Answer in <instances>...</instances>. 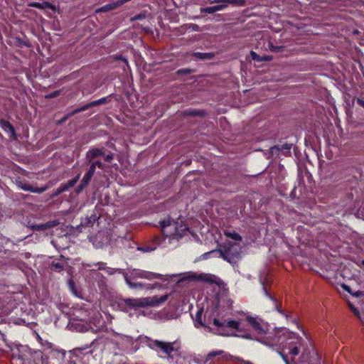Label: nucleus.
I'll use <instances>...</instances> for the list:
<instances>
[{"mask_svg":"<svg viewBox=\"0 0 364 364\" xmlns=\"http://www.w3.org/2000/svg\"><path fill=\"white\" fill-rule=\"evenodd\" d=\"M357 102L359 105L362 106L364 108V100L361 99H358Z\"/></svg>","mask_w":364,"mask_h":364,"instance_id":"ea45409f","label":"nucleus"},{"mask_svg":"<svg viewBox=\"0 0 364 364\" xmlns=\"http://www.w3.org/2000/svg\"><path fill=\"white\" fill-rule=\"evenodd\" d=\"M105 161H111L113 159V155L112 154H108L105 158Z\"/></svg>","mask_w":364,"mask_h":364,"instance_id":"e433bc0d","label":"nucleus"},{"mask_svg":"<svg viewBox=\"0 0 364 364\" xmlns=\"http://www.w3.org/2000/svg\"><path fill=\"white\" fill-rule=\"evenodd\" d=\"M224 234L227 237L231 238L235 241L240 242L242 240V237L235 231L226 230Z\"/></svg>","mask_w":364,"mask_h":364,"instance_id":"f3484780","label":"nucleus"},{"mask_svg":"<svg viewBox=\"0 0 364 364\" xmlns=\"http://www.w3.org/2000/svg\"><path fill=\"white\" fill-rule=\"evenodd\" d=\"M104 154V152L102 149L98 148H94L89 150L86 154L87 160L90 162L94 159L101 156Z\"/></svg>","mask_w":364,"mask_h":364,"instance_id":"f8f14e48","label":"nucleus"},{"mask_svg":"<svg viewBox=\"0 0 364 364\" xmlns=\"http://www.w3.org/2000/svg\"><path fill=\"white\" fill-rule=\"evenodd\" d=\"M58 225V220H53L42 224H35L32 225V229L34 231L46 232L50 229L53 228L54 227H56Z\"/></svg>","mask_w":364,"mask_h":364,"instance_id":"1a4fd4ad","label":"nucleus"},{"mask_svg":"<svg viewBox=\"0 0 364 364\" xmlns=\"http://www.w3.org/2000/svg\"><path fill=\"white\" fill-rule=\"evenodd\" d=\"M122 60H123V61H124L126 64H127V63H128V61H127V59L122 58Z\"/></svg>","mask_w":364,"mask_h":364,"instance_id":"49530a36","label":"nucleus"},{"mask_svg":"<svg viewBox=\"0 0 364 364\" xmlns=\"http://www.w3.org/2000/svg\"><path fill=\"white\" fill-rule=\"evenodd\" d=\"M224 352L223 350H216V351H212L208 353V358H212L217 355H222Z\"/></svg>","mask_w":364,"mask_h":364,"instance_id":"bb28decb","label":"nucleus"},{"mask_svg":"<svg viewBox=\"0 0 364 364\" xmlns=\"http://www.w3.org/2000/svg\"><path fill=\"white\" fill-rule=\"evenodd\" d=\"M211 4H217L215 6L217 8V11H222L226 9L228 6V2H224L221 0H212L210 1Z\"/></svg>","mask_w":364,"mask_h":364,"instance_id":"a211bd4d","label":"nucleus"},{"mask_svg":"<svg viewBox=\"0 0 364 364\" xmlns=\"http://www.w3.org/2000/svg\"><path fill=\"white\" fill-rule=\"evenodd\" d=\"M95 171V169L94 166H90L88 171L85 173L81 181V184L80 186V189H83L84 187H85L88 184L92 176L94 175Z\"/></svg>","mask_w":364,"mask_h":364,"instance_id":"9b49d317","label":"nucleus"},{"mask_svg":"<svg viewBox=\"0 0 364 364\" xmlns=\"http://www.w3.org/2000/svg\"><path fill=\"white\" fill-rule=\"evenodd\" d=\"M41 9H54V6L48 3V2H43V4H41Z\"/></svg>","mask_w":364,"mask_h":364,"instance_id":"cd10ccee","label":"nucleus"},{"mask_svg":"<svg viewBox=\"0 0 364 364\" xmlns=\"http://www.w3.org/2000/svg\"><path fill=\"white\" fill-rule=\"evenodd\" d=\"M247 321L252 326V328L258 333L265 334L267 333V328L265 325L258 318L253 316H247Z\"/></svg>","mask_w":364,"mask_h":364,"instance_id":"423d86ee","label":"nucleus"},{"mask_svg":"<svg viewBox=\"0 0 364 364\" xmlns=\"http://www.w3.org/2000/svg\"><path fill=\"white\" fill-rule=\"evenodd\" d=\"M51 269L55 270L56 272H60L63 269L64 264L56 261H53L51 263Z\"/></svg>","mask_w":364,"mask_h":364,"instance_id":"6ab92c4d","label":"nucleus"},{"mask_svg":"<svg viewBox=\"0 0 364 364\" xmlns=\"http://www.w3.org/2000/svg\"><path fill=\"white\" fill-rule=\"evenodd\" d=\"M77 181H75V178L70 181L68 184V186H64L63 187H60V188L58 189L57 191V193H60L63 191H65L68 187H72L73 186L75 183H76Z\"/></svg>","mask_w":364,"mask_h":364,"instance_id":"4be33fe9","label":"nucleus"},{"mask_svg":"<svg viewBox=\"0 0 364 364\" xmlns=\"http://www.w3.org/2000/svg\"><path fill=\"white\" fill-rule=\"evenodd\" d=\"M149 347L154 350H161L166 355H170L172 352L178 348L177 342H163L160 341H152L149 344Z\"/></svg>","mask_w":364,"mask_h":364,"instance_id":"20e7f679","label":"nucleus"},{"mask_svg":"<svg viewBox=\"0 0 364 364\" xmlns=\"http://www.w3.org/2000/svg\"><path fill=\"white\" fill-rule=\"evenodd\" d=\"M259 341L269 348L277 346L279 343V349L281 350H278V353L286 364H289V363L287 355L282 350L284 348H288L289 354L295 357L299 355L300 348L303 345V339L301 336L284 328H276L273 336H269L264 338L259 339Z\"/></svg>","mask_w":364,"mask_h":364,"instance_id":"f257e3e1","label":"nucleus"},{"mask_svg":"<svg viewBox=\"0 0 364 364\" xmlns=\"http://www.w3.org/2000/svg\"><path fill=\"white\" fill-rule=\"evenodd\" d=\"M200 316V313H198V314H197V319H199V316Z\"/></svg>","mask_w":364,"mask_h":364,"instance_id":"de8ad7c7","label":"nucleus"},{"mask_svg":"<svg viewBox=\"0 0 364 364\" xmlns=\"http://www.w3.org/2000/svg\"><path fill=\"white\" fill-rule=\"evenodd\" d=\"M343 289H344L346 291H348V292H349V293H351V292H350V287H348V286H346V285H343Z\"/></svg>","mask_w":364,"mask_h":364,"instance_id":"37998d69","label":"nucleus"},{"mask_svg":"<svg viewBox=\"0 0 364 364\" xmlns=\"http://www.w3.org/2000/svg\"><path fill=\"white\" fill-rule=\"evenodd\" d=\"M80 178V175H77L75 178V181H77L78 179Z\"/></svg>","mask_w":364,"mask_h":364,"instance_id":"a18cd8bd","label":"nucleus"},{"mask_svg":"<svg viewBox=\"0 0 364 364\" xmlns=\"http://www.w3.org/2000/svg\"><path fill=\"white\" fill-rule=\"evenodd\" d=\"M139 250H141V251H144V252H150V251H152L154 250V248H148V247H146L145 248H139Z\"/></svg>","mask_w":364,"mask_h":364,"instance_id":"58836bf2","label":"nucleus"},{"mask_svg":"<svg viewBox=\"0 0 364 364\" xmlns=\"http://www.w3.org/2000/svg\"><path fill=\"white\" fill-rule=\"evenodd\" d=\"M213 324L218 328L217 331L215 332L216 333L223 335V336H228V334H226L223 332V328L225 326L224 323L220 322L217 318H214Z\"/></svg>","mask_w":364,"mask_h":364,"instance_id":"dca6fc26","label":"nucleus"},{"mask_svg":"<svg viewBox=\"0 0 364 364\" xmlns=\"http://www.w3.org/2000/svg\"><path fill=\"white\" fill-rule=\"evenodd\" d=\"M58 95V92H54L53 93H50L48 97L51 98V97H56L57 95Z\"/></svg>","mask_w":364,"mask_h":364,"instance_id":"a19ab883","label":"nucleus"},{"mask_svg":"<svg viewBox=\"0 0 364 364\" xmlns=\"http://www.w3.org/2000/svg\"><path fill=\"white\" fill-rule=\"evenodd\" d=\"M204 11L208 14H213L217 12V8L215 6L206 7L204 9Z\"/></svg>","mask_w":364,"mask_h":364,"instance_id":"393cba45","label":"nucleus"},{"mask_svg":"<svg viewBox=\"0 0 364 364\" xmlns=\"http://www.w3.org/2000/svg\"><path fill=\"white\" fill-rule=\"evenodd\" d=\"M106 101H107V99L104 97V98H101V99H100L98 100H95V101L92 102V105H95V106H97V105H99L105 103Z\"/></svg>","mask_w":364,"mask_h":364,"instance_id":"c756f323","label":"nucleus"},{"mask_svg":"<svg viewBox=\"0 0 364 364\" xmlns=\"http://www.w3.org/2000/svg\"><path fill=\"white\" fill-rule=\"evenodd\" d=\"M160 275L156 273L146 272L140 269H134L130 272V277L133 279L141 278L152 280L158 278Z\"/></svg>","mask_w":364,"mask_h":364,"instance_id":"0eeeda50","label":"nucleus"},{"mask_svg":"<svg viewBox=\"0 0 364 364\" xmlns=\"http://www.w3.org/2000/svg\"><path fill=\"white\" fill-rule=\"evenodd\" d=\"M129 0H119L117 1H114L112 3H109L108 4H106L96 10L97 12H108L110 11H112L114 9H116L117 8L119 7L120 6L123 5L126 2L129 1Z\"/></svg>","mask_w":364,"mask_h":364,"instance_id":"9d476101","label":"nucleus"},{"mask_svg":"<svg viewBox=\"0 0 364 364\" xmlns=\"http://www.w3.org/2000/svg\"><path fill=\"white\" fill-rule=\"evenodd\" d=\"M348 306H349L350 309H351V311L354 313V314L356 316L360 317L359 311L350 302H348Z\"/></svg>","mask_w":364,"mask_h":364,"instance_id":"a878e982","label":"nucleus"},{"mask_svg":"<svg viewBox=\"0 0 364 364\" xmlns=\"http://www.w3.org/2000/svg\"><path fill=\"white\" fill-rule=\"evenodd\" d=\"M363 264H364V262H363Z\"/></svg>","mask_w":364,"mask_h":364,"instance_id":"8fccbe9b","label":"nucleus"},{"mask_svg":"<svg viewBox=\"0 0 364 364\" xmlns=\"http://www.w3.org/2000/svg\"><path fill=\"white\" fill-rule=\"evenodd\" d=\"M161 226L162 229V232L164 235L166 237H171L172 239H175L176 237V232H175V226L176 222L171 221L169 219L166 220H163L161 222Z\"/></svg>","mask_w":364,"mask_h":364,"instance_id":"39448f33","label":"nucleus"},{"mask_svg":"<svg viewBox=\"0 0 364 364\" xmlns=\"http://www.w3.org/2000/svg\"><path fill=\"white\" fill-rule=\"evenodd\" d=\"M16 184L20 189L26 191H30L32 193H41L44 192L47 189L46 186L41 188L33 187L28 183L21 181H16Z\"/></svg>","mask_w":364,"mask_h":364,"instance_id":"6e6552de","label":"nucleus"},{"mask_svg":"<svg viewBox=\"0 0 364 364\" xmlns=\"http://www.w3.org/2000/svg\"><path fill=\"white\" fill-rule=\"evenodd\" d=\"M241 247L237 242H226L221 250V255L224 259L230 263H235L240 257Z\"/></svg>","mask_w":364,"mask_h":364,"instance_id":"f03ea898","label":"nucleus"},{"mask_svg":"<svg viewBox=\"0 0 364 364\" xmlns=\"http://www.w3.org/2000/svg\"><path fill=\"white\" fill-rule=\"evenodd\" d=\"M78 326H79V324H77L76 328H77V329L79 331H82V332H83V331H87V329H88V327H87V326H82V327H80V326H79V327H78Z\"/></svg>","mask_w":364,"mask_h":364,"instance_id":"c9c22d12","label":"nucleus"},{"mask_svg":"<svg viewBox=\"0 0 364 364\" xmlns=\"http://www.w3.org/2000/svg\"><path fill=\"white\" fill-rule=\"evenodd\" d=\"M226 326L230 328H233L235 330H240V323L237 321L230 320L227 322Z\"/></svg>","mask_w":364,"mask_h":364,"instance_id":"aec40b11","label":"nucleus"},{"mask_svg":"<svg viewBox=\"0 0 364 364\" xmlns=\"http://www.w3.org/2000/svg\"><path fill=\"white\" fill-rule=\"evenodd\" d=\"M194 55L202 60L210 58L212 57V55L210 53H196L194 54Z\"/></svg>","mask_w":364,"mask_h":364,"instance_id":"5701e85b","label":"nucleus"},{"mask_svg":"<svg viewBox=\"0 0 364 364\" xmlns=\"http://www.w3.org/2000/svg\"><path fill=\"white\" fill-rule=\"evenodd\" d=\"M198 323L200 325V326H203V323L201 321H200L199 320L198 321Z\"/></svg>","mask_w":364,"mask_h":364,"instance_id":"09e8293b","label":"nucleus"},{"mask_svg":"<svg viewBox=\"0 0 364 364\" xmlns=\"http://www.w3.org/2000/svg\"><path fill=\"white\" fill-rule=\"evenodd\" d=\"M91 166H94L95 169H96V167H98L99 168H101V169L104 168V165L102 164V163L100 161H98L93 162L91 164Z\"/></svg>","mask_w":364,"mask_h":364,"instance_id":"2f4dec72","label":"nucleus"},{"mask_svg":"<svg viewBox=\"0 0 364 364\" xmlns=\"http://www.w3.org/2000/svg\"><path fill=\"white\" fill-rule=\"evenodd\" d=\"M283 149L285 151V154H290V149H291V146L288 145V144H285L283 146Z\"/></svg>","mask_w":364,"mask_h":364,"instance_id":"72a5a7b5","label":"nucleus"},{"mask_svg":"<svg viewBox=\"0 0 364 364\" xmlns=\"http://www.w3.org/2000/svg\"><path fill=\"white\" fill-rule=\"evenodd\" d=\"M187 230V227L184 225H183L179 222H176V226H175V232H176V237L175 239H179L182 237V236L184 235L186 231Z\"/></svg>","mask_w":364,"mask_h":364,"instance_id":"ddd939ff","label":"nucleus"},{"mask_svg":"<svg viewBox=\"0 0 364 364\" xmlns=\"http://www.w3.org/2000/svg\"><path fill=\"white\" fill-rule=\"evenodd\" d=\"M68 285L72 290L74 289L75 283L72 279H70L68 281Z\"/></svg>","mask_w":364,"mask_h":364,"instance_id":"4c0bfd02","label":"nucleus"},{"mask_svg":"<svg viewBox=\"0 0 364 364\" xmlns=\"http://www.w3.org/2000/svg\"><path fill=\"white\" fill-rule=\"evenodd\" d=\"M29 6H31V7H35V8H37V9H41V4L40 3H37V2H33V3H31L29 4L28 5Z\"/></svg>","mask_w":364,"mask_h":364,"instance_id":"f704fd0d","label":"nucleus"},{"mask_svg":"<svg viewBox=\"0 0 364 364\" xmlns=\"http://www.w3.org/2000/svg\"><path fill=\"white\" fill-rule=\"evenodd\" d=\"M3 127L4 129H8L9 131H11L12 133H14V128L8 122H2Z\"/></svg>","mask_w":364,"mask_h":364,"instance_id":"c85d7f7f","label":"nucleus"},{"mask_svg":"<svg viewBox=\"0 0 364 364\" xmlns=\"http://www.w3.org/2000/svg\"><path fill=\"white\" fill-rule=\"evenodd\" d=\"M166 298L162 299L161 301L156 297H146L139 299H127L124 303L127 306L132 307H146L153 306L159 304L160 302L164 301Z\"/></svg>","mask_w":364,"mask_h":364,"instance_id":"7ed1b4c3","label":"nucleus"},{"mask_svg":"<svg viewBox=\"0 0 364 364\" xmlns=\"http://www.w3.org/2000/svg\"><path fill=\"white\" fill-rule=\"evenodd\" d=\"M353 295L355 297H358L360 296V295H362V292L358 291H356L355 293L353 294Z\"/></svg>","mask_w":364,"mask_h":364,"instance_id":"79ce46f5","label":"nucleus"},{"mask_svg":"<svg viewBox=\"0 0 364 364\" xmlns=\"http://www.w3.org/2000/svg\"><path fill=\"white\" fill-rule=\"evenodd\" d=\"M200 278L203 280L210 282V283H215L217 284H219V283L220 282V280L218 277H216L214 275H211V274H202V275H200Z\"/></svg>","mask_w":364,"mask_h":364,"instance_id":"2eb2a0df","label":"nucleus"},{"mask_svg":"<svg viewBox=\"0 0 364 364\" xmlns=\"http://www.w3.org/2000/svg\"><path fill=\"white\" fill-rule=\"evenodd\" d=\"M250 55H251V57H252L253 60H255V61H257V62L270 61V60H272V56H269V55L260 56L257 53H255V51H251L250 52Z\"/></svg>","mask_w":364,"mask_h":364,"instance_id":"4468645a","label":"nucleus"},{"mask_svg":"<svg viewBox=\"0 0 364 364\" xmlns=\"http://www.w3.org/2000/svg\"><path fill=\"white\" fill-rule=\"evenodd\" d=\"M125 281L126 283L128 284V286L132 289H136V288H141L143 287L142 284L141 283H133L130 281V279L128 278V277H125Z\"/></svg>","mask_w":364,"mask_h":364,"instance_id":"412c9836","label":"nucleus"},{"mask_svg":"<svg viewBox=\"0 0 364 364\" xmlns=\"http://www.w3.org/2000/svg\"><path fill=\"white\" fill-rule=\"evenodd\" d=\"M269 48L272 52H279L282 49V46H275L271 42L269 43Z\"/></svg>","mask_w":364,"mask_h":364,"instance_id":"b1692460","label":"nucleus"},{"mask_svg":"<svg viewBox=\"0 0 364 364\" xmlns=\"http://www.w3.org/2000/svg\"><path fill=\"white\" fill-rule=\"evenodd\" d=\"M235 360L239 363V364H254L249 360H245L240 358H235Z\"/></svg>","mask_w":364,"mask_h":364,"instance_id":"7c9ffc66","label":"nucleus"},{"mask_svg":"<svg viewBox=\"0 0 364 364\" xmlns=\"http://www.w3.org/2000/svg\"><path fill=\"white\" fill-rule=\"evenodd\" d=\"M242 337L247 339H251V336L249 333L245 334L244 336H242Z\"/></svg>","mask_w":364,"mask_h":364,"instance_id":"c03bdc74","label":"nucleus"},{"mask_svg":"<svg viewBox=\"0 0 364 364\" xmlns=\"http://www.w3.org/2000/svg\"><path fill=\"white\" fill-rule=\"evenodd\" d=\"M95 105H92V102L83 106L82 108L79 109H77L75 111V112H80V111H84V110H86L92 107H94Z\"/></svg>","mask_w":364,"mask_h":364,"instance_id":"473e14b6","label":"nucleus"}]
</instances>
